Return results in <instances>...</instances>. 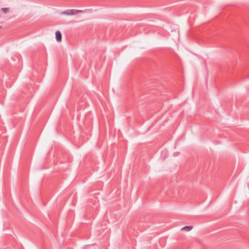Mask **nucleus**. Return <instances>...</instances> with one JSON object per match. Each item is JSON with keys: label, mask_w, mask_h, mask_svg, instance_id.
I'll return each instance as SVG.
<instances>
[{"label": "nucleus", "mask_w": 249, "mask_h": 249, "mask_svg": "<svg viewBox=\"0 0 249 249\" xmlns=\"http://www.w3.org/2000/svg\"><path fill=\"white\" fill-rule=\"evenodd\" d=\"M85 11L82 10L76 9H69L61 12V15H65L68 16L74 15L78 13H84Z\"/></svg>", "instance_id": "1"}, {"label": "nucleus", "mask_w": 249, "mask_h": 249, "mask_svg": "<svg viewBox=\"0 0 249 249\" xmlns=\"http://www.w3.org/2000/svg\"><path fill=\"white\" fill-rule=\"evenodd\" d=\"M55 38L57 41L60 42L62 40V35L60 31H57L55 32Z\"/></svg>", "instance_id": "2"}, {"label": "nucleus", "mask_w": 249, "mask_h": 249, "mask_svg": "<svg viewBox=\"0 0 249 249\" xmlns=\"http://www.w3.org/2000/svg\"><path fill=\"white\" fill-rule=\"evenodd\" d=\"M193 227L192 226H185L181 229V231H189L192 229Z\"/></svg>", "instance_id": "3"}, {"label": "nucleus", "mask_w": 249, "mask_h": 249, "mask_svg": "<svg viewBox=\"0 0 249 249\" xmlns=\"http://www.w3.org/2000/svg\"><path fill=\"white\" fill-rule=\"evenodd\" d=\"M2 10L3 12V13H6L8 11V8H2Z\"/></svg>", "instance_id": "4"}, {"label": "nucleus", "mask_w": 249, "mask_h": 249, "mask_svg": "<svg viewBox=\"0 0 249 249\" xmlns=\"http://www.w3.org/2000/svg\"><path fill=\"white\" fill-rule=\"evenodd\" d=\"M1 26H0V29L1 28Z\"/></svg>", "instance_id": "5"}]
</instances>
